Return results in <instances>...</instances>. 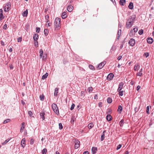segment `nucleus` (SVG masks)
I'll return each mask as SVG.
<instances>
[{"mask_svg":"<svg viewBox=\"0 0 154 154\" xmlns=\"http://www.w3.org/2000/svg\"><path fill=\"white\" fill-rule=\"evenodd\" d=\"M116 46H113L112 47L111 50L113 51H114L115 50H116Z\"/></svg>","mask_w":154,"mask_h":154,"instance_id":"nucleus-54","label":"nucleus"},{"mask_svg":"<svg viewBox=\"0 0 154 154\" xmlns=\"http://www.w3.org/2000/svg\"><path fill=\"white\" fill-rule=\"evenodd\" d=\"M10 140H6L2 144L3 145H5V144H6Z\"/></svg>","mask_w":154,"mask_h":154,"instance_id":"nucleus-47","label":"nucleus"},{"mask_svg":"<svg viewBox=\"0 0 154 154\" xmlns=\"http://www.w3.org/2000/svg\"><path fill=\"white\" fill-rule=\"evenodd\" d=\"M47 57V55H44L43 56L42 58H43V60L46 59Z\"/></svg>","mask_w":154,"mask_h":154,"instance_id":"nucleus-57","label":"nucleus"},{"mask_svg":"<svg viewBox=\"0 0 154 154\" xmlns=\"http://www.w3.org/2000/svg\"><path fill=\"white\" fill-rule=\"evenodd\" d=\"M122 58V56H119L118 58V60H121V59Z\"/></svg>","mask_w":154,"mask_h":154,"instance_id":"nucleus-63","label":"nucleus"},{"mask_svg":"<svg viewBox=\"0 0 154 154\" xmlns=\"http://www.w3.org/2000/svg\"><path fill=\"white\" fill-rule=\"evenodd\" d=\"M10 119H7L6 120H5L3 122L4 124H5L8 123L10 121Z\"/></svg>","mask_w":154,"mask_h":154,"instance_id":"nucleus-40","label":"nucleus"},{"mask_svg":"<svg viewBox=\"0 0 154 154\" xmlns=\"http://www.w3.org/2000/svg\"><path fill=\"white\" fill-rule=\"evenodd\" d=\"M40 29V28L36 27V32L37 33H39Z\"/></svg>","mask_w":154,"mask_h":154,"instance_id":"nucleus-52","label":"nucleus"},{"mask_svg":"<svg viewBox=\"0 0 154 154\" xmlns=\"http://www.w3.org/2000/svg\"><path fill=\"white\" fill-rule=\"evenodd\" d=\"M122 147V145L121 144H119V145L116 148V149L117 150H119V149H120L121 147Z\"/></svg>","mask_w":154,"mask_h":154,"instance_id":"nucleus-46","label":"nucleus"},{"mask_svg":"<svg viewBox=\"0 0 154 154\" xmlns=\"http://www.w3.org/2000/svg\"><path fill=\"white\" fill-rule=\"evenodd\" d=\"M45 96L43 95H41L40 96V99L41 100H43Z\"/></svg>","mask_w":154,"mask_h":154,"instance_id":"nucleus-36","label":"nucleus"},{"mask_svg":"<svg viewBox=\"0 0 154 154\" xmlns=\"http://www.w3.org/2000/svg\"><path fill=\"white\" fill-rule=\"evenodd\" d=\"M74 143H75V149H77L80 146V142L78 140H76L74 141Z\"/></svg>","mask_w":154,"mask_h":154,"instance_id":"nucleus-8","label":"nucleus"},{"mask_svg":"<svg viewBox=\"0 0 154 154\" xmlns=\"http://www.w3.org/2000/svg\"><path fill=\"white\" fill-rule=\"evenodd\" d=\"M34 142V140L33 139H31L30 140V144H33Z\"/></svg>","mask_w":154,"mask_h":154,"instance_id":"nucleus-44","label":"nucleus"},{"mask_svg":"<svg viewBox=\"0 0 154 154\" xmlns=\"http://www.w3.org/2000/svg\"><path fill=\"white\" fill-rule=\"evenodd\" d=\"M102 106V103L100 102L98 103V106L99 107H101Z\"/></svg>","mask_w":154,"mask_h":154,"instance_id":"nucleus-58","label":"nucleus"},{"mask_svg":"<svg viewBox=\"0 0 154 154\" xmlns=\"http://www.w3.org/2000/svg\"><path fill=\"white\" fill-rule=\"evenodd\" d=\"M48 75V73L46 72L45 75H44L42 77V79H44L47 78V76Z\"/></svg>","mask_w":154,"mask_h":154,"instance_id":"nucleus-26","label":"nucleus"},{"mask_svg":"<svg viewBox=\"0 0 154 154\" xmlns=\"http://www.w3.org/2000/svg\"><path fill=\"white\" fill-rule=\"evenodd\" d=\"M138 110L137 109V107H136L135 108H134V111H135V112H137L138 111Z\"/></svg>","mask_w":154,"mask_h":154,"instance_id":"nucleus-62","label":"nucleus"},{"mask_svg":"<svg viewBox=\"0 0 154 154\" xmlns=\"http://www.w3.org/2000/svg\"><path fill=\"white\" fill-rule=\"evenodd\" d=\"M4 18L3 14V11L2 9H0V21L1 20Z\"/></svg>","mask_w":154,"mask_h":154,"instance_id":"nucleus-16","label":"nucleus"},{"mask_svg":"<svg viewBox=\"0 0 154 154\" xmlns=\"http://www.w3.org/2000/svg\"><path fill=\"white\" fill-rule=\"evenodd\" d=\"M25 124V123L24 122H22L21 124L22 126L21 127L20 131L21 133H22L23 131V130L25 128V126H24Z\"/></svg>","mask_w":154,"mask_h":154,"instance_id":"nucleus-12","label":"nucleus"},{"mask_svg":"<svg viewBox=\"0 0 154 154\" xmlns=\"http://www.w3.org/2000/svg\"><path fill=\"white\" fill-rule=\"evenodd\" d=\"M92 87H89L88 88V90L89 92H90L92 91Z\"/></svg>","mask_w":154,"mask_h":154,"instance_id":"nucleus-55","label":"nucleus"},{"mask_svg":"<svg viewBox=\"0 0 154 154\" xmlns=\"http://www.w3.org/2000/svg\"><path fill=\"white\" fill-rule=\"evenodd\" d=\"M106 63V62L105 61L101 63L98 65L97 68L98 69H100L105 65Z\"/></svg>","mask_w":154,"mask_h":154,"instance_id":"nucleus-7","label":"nucleus"},{"mask_svg":"<svg viewBox=\"0 0 154 154\" xmlns=\"http://www.w3.org/2000/svg\"><path fill=\"white\" fill-rule=\"evenodd\" d=\"M135 43V40L132 38H131L128 42V44L129 45L132 47L134 46Z\"/></svg>","mask_w":154,"mask_h":154,"instance_id":"nucleus-5","label":"nucleus"},{"mask_svg":"<svg viewBox=\"0 0 154 154\" xmlns=\"http://www.w3.org/2000/svg\"><path fill=\"white\" fill-rule=\"evenodd\" d=\"M83 154H89V153L88 151H85Z\"/></svg>","mask_w":154,"mask_h":154,"instance_id":"nucleus-64","label":"nucleus"},{"mask_svg":"<svg viewBox=\"0 0 154 154\" xmlns=\"http://www.w3.org/2000/svg\"><path fill=\"white\" fill-rule=\"evenodd\" d=\"M89 68L91 70H94V67L91 65H90L89 66Z\"/></svg>","mask_w":154,"mask_h":154,"instance_id":"nucleus-38","label":"nucleus"},{"mask_svg":"<svg viewBox=\"0 0 154 154\" xmlns=\"http://www.w3.org/2000/svg\"><path fill=\"white\" fill-rule=\"evenodd\" d=\"M38 38V36L37 34L34 35L33 36V38L34 41L37 40Z\"/></svg>","mask_w":154,"mask_h":154,"instance_id":"nucleus-24","label":"nucleus"},{"mask_svg":"<svg viewBox=\"0 0 154 154\" xmlns=\"http://www.w3.org/2000/svg\"><path fill=\"white\" fill-rule=\"evenodd\" d=\"M91 151L92 153L93 154H95L97 151V147H92L91 149Z\"/></svg>","mask_w":154,"mask_h":154,"instance_id":"nucleus-13","label":"nucleus"},{"mask_svg":"<svg viewBox=\"0 0 154 154\" xmlns=\"http://www.w3.org/2000/svg\"><path fill=\"white\" fill-rule=\"evenodd\" d=\"M81 96L82 97H84L85 96V92L84 91H82L81 93Z\"/></svg>","mask_w":154,"mask_h":154,"instance_id":"nucleus-51","label":"nucleus"},{"mask_svg":"<svg viewBox=\"0 0 154 154\" xmlns=\"http://www.w3.org/2000/svg\"><path fill=\"white\" fill-rule=\"evenodd\" d=\"M140 88V85H138L136 89L137 91H138Z\"/></svg>","mask_w":154,"mask_h":154,"instance_id":"nucleus-61","label":"nucleus"},{"mask_svg":"<svg viewBox=\"0 0 154 154\" xmlns=\"http://www.w3.org/2000/svg\"><path fill=\"white\" fill-rule=\"evenodd\" d=\"M128 8L130 9H132L133 8V4L132 2H130L128 6Z\"/></svg>","mask_w":154,"mask_h":154,"instance_id":"nucleus-21","label":"nucleus"},{"mask_svg":"<svg viewBox=\"0 0 154 154\" xmlns=\"http://www.w3.org/2000/svg\"><path fill=\"white\" fill-rule=\"evenodd\" d=\"M40 116L41 117L43 120H44L45 119V112H41L40 113Z\"/></svg>","mask_w":154,"mask_h":154,"instance_id":"nucleus-17","label":"nucleus"},{"mask_svg":"<svg viewBox=\"0 0 154 154\" xmlns=\"http://www.w3.org/2000/svg\"><path fill=\"white\" fill-rule=\"evenodd\" d=\"M7 24H5L4 26H3V28L4 29H6V28H7Z\"/></svg>","mask_w":154,"mask_h":154,"instance_id":"nucleus-60","label":"nucleus"},{"mask_svg":"<svg viewBox=\"0 0 154 154\" xmlns=\"http://www.w3.org/2000/svg\"><path fill=\"white\" fill-rule=\"evenodd\" d=\"M124 124V120L122 119L120 122L119 124L121 127L123 126V124Z\"/></svg>","mask_w":154,"mask_h":154,"instance_id":"nucleus-34","label":"nucleus"},{"mask_svg":"<svg viewBox=\"0 0 154 154\" xmlns=\"http://www.w3.org/2000/svg\"><path fill=\"white\" fill-rule=\"evenodd\" d=\"M48 29H44V34L46 35L47 36L48 35Z\"/></svg>","mask_w":154,"mask_h":154,"instance_id":"nucleus-28","label":"nucleus"},{"mask_svg":"<svg viewBox=\"0 0 154 154\" xmlns=\"http://www.w3.org/2000/svg\"><path fill=\"white\" fill-rule=\"evenodd\" d=\"M22 38L19 37L18 38H17V42H20L22 41Z\"/></svg>","mask_w":154,"mask_h":154,"instance_id":"nucleus-56","label":"nucleus"},{"mask_svg":"<svg viewBox=\"0 0 154 154\" xmlns=\"http://www.w3.org/2000/svg\"><path fill=\"white\" fill-rule=\"evenodd\" d=\"M135 18V15H133L128 20L126 23V27L127 28H129L132 26Z\"/></svg>","mask_w":154,"mask_h":154,"instance_id":"nucleus-1","label":"nucleus"},{"mask_svg":"<svg viewBox=\"0 0 154 154\" xmlns=\"http://www.w3.org/2000/svg\"><path fill=\"white\" fill-rule=\"evenodd\" d=\"M28 10L26 9L25 11H24L23 14L22 15L23 17H26L27 15L28 14Z\"/></svg>","mask_w":154,"mask_h":154,"instance_id":"nucleus-25","label":"nucleus"},{"mask_svg":"<svg viewBox=\"0 0 154 154\" xmlns=\"http://www.w3.org/2000/svg\"><path fill=\"white\" fill-rule=\"evenodd\" d=\"M28 114L30 116H31L32 115V112L31 111H29L28 112Z\"/></svg>","mask_w":154,"mask_h":154,"instance_id":"nucleus-53","label":"nucleus"},{"mask_svg":"<svg viewBox=\"0 0 154 154\" xmlns=\"http://www.w3.org/2000/svg\"><path fill=\"white\" fill-rule=\"evenodd\" d=\"M121 30L120 29H119L117 32V38L118 40L120 36L121 35Z\"/></svg>","mask_w":154,"mask_h":154,"instance_id":"nucleus-15","label":"nucleus"},{"mask_svg":"<svg viewBox=\"0 0 154 154\" xmlns=\"http://www.w3.org/2000/svg\"><path fill=\"white\" fill-rule=\"evenodd\" d=\"M52 107L54 112L56 114H59L58 107L55 103H53L52 104Z\"/></svg>","mask_w":154,"mask_h":154,"instance_id":"nucleus-3","label":"nucleus"},{"mask_svg":"<svg viewBox=\"0 0 154 154\" xmlns=\"http://www.w3.org/2000/svg\"><path fill=\"white\" fill-rule=\"evenodd\" d=\"M45 19L46 20H47V23L49 21V20H48L49 19V17L48 16V15H46L45 16Z\"/></svg>","mask_w":154,"mask_h":154,"instance_id":"nucleus-43","label":"nucleus"},{"mask_svg":"<svg viewBox=\"0 0 154 154\" xmlns=\"http://www.w3.org/2000/svg\"><path fill=\"white\" fill-rule=\"evenodd\" d=\"M143 33V30L142 29H140L138 31V33L141 35H142Z\"/></svg>","mask_w":154,"mask_h":154,"instance_id":"nucleus-42","label":"nucleus"},{"mask_svg":"<svg viewBox=\"0 0 154 154\" xmlns=\"http://www.w3.org/2000/svg\"><path fill=\"white\" fill-rule=\"evenodd\" d=\"M122 106L121 105L119 106V107H118V111H120L119 113H121V112L122 111Z\"/></svg>","mask_w":154,"mask_h":154,"instance_id":"nucleus-29","label":"nucleus"},{"mask_svg":"<svg viewBox=\"0 0 154 154\" xmlns=\"http://www.w3.org/2000/svg\"><path fill=\"white\" fill-rule=\"evenodd\" d=\"M119 92V95L120 96H122L123 95V91H120Z\"/></svg>","mask_w":154,"mask_h":154,"instance_id":"nucleus-48","label":"nucleus"},{"mask_svg":"<svg viewBox=\"0 0 154 154\" xmlns=\"http://www.w3.org/2000/svg\"><path fill=\"white\" fill-rule=\"evenodd\" d=\"M124 85V83L122 82H120L119 85V87L117 90L118 92L121 91Z\"/></svg>","mask_w":154,"mask_h":154,"instance_id":"nucleus-9","label":"nucleus"},{"mask_svg":"<svg viewBox=\"0 0 154 154\" xmlns=\"http://www.w3.org/2000/svg\"><path fill=\"white\" fill-rule=\"evenodd\" d=\"M134 32V34H135L136 32L138 30V28L136 27V28H134L133 29Z\"/></svg>","mask_w":154,"mask_h":154,"instance_id":"nucleus-45","label":"nucleus"},{"mask_svg":"<svg viewBox=\"0 0 154 154\" xmlns=\"http://www.w3.org/2000/svg\"><path fill=\"white\" fill-rule=\"evenodd\" d=\"M107 100V102L109 103H112V100L110 97L108 98Z\"/></svg>","mask_w":154,"mask_h":154,"instance_id":"nucleus-35","label":"nucleus"},{"mask_svg":"<svg viewBox=\"0 0 154 154\" xmlns=\"http://www.w3.org/2000/svg\"><path fill=\"white\" fill-rule=\"evenodd\" d=\"M112 118V116L110 115H108L106 117V119L108 121H110L111 120Z\"/></svg>","mask_w":154,"mask_h":154,"instance_id":"nucleus-20","label":"nucleus"},{"mask_svg":"<svg viewBox=\"0 0 154 154\" xmlns=\"http://www.w3.org/2000/svg\"><path fill=\"white\" fill-rule=\"evenodd\" d=\"M73 8V7L72 6L69 5L67 7V11L69 12H71L72 11Z\"/></svg>","mask_w":154,"mask_h":154,"instance_id":"nucleus-14","label":"nucleus"},{"mask_svg":"<svg viewBox=\"0 0 154 154\" xmlns=\"http://www.w3.org/2000/svg\"><path fill=\"white\" fill-rule=\"evenodd\" d=\"M106 132V131H105V130L103 132L101 136L100 140L102 141H103L104 139V137H105L104 133Z\"/></svg>","mask_w":154,"mask_h":154,"instance_id":"nucleus-19","label":"nucleus"},{"mask_svg":"<svg viewBox=\"0 0 154 154\" xmlns=\"http://www.w3.org/2000/svg\"><path fill=\"white\" fill-rule=\"evenodd\" d=\"M140 67V65L138 64H136L134 66V69L135 71H137L138 70Z\"/></svg>","mask_w":154,"mask_h":154,"instance_id":"nucleus-11","label":"nucleus"},{"mask_svg":"<svg viewBox=\"0 0 154 154\" xmlns=\"http://www.w3.org/2000/svg\"><path fill=\"white\" fill-rule=\"evenodd\" d=\"M147 42L148 43L151 44L153 42V39L151 38H148L147 39Z\"/></svg>","mask_w":154,"mask_h":154,"instance_id":"nucleus-18","label":"nucleus"},{"mask_svg":"<svg viewBox=\"0 0 154 154\" xmlns=\"http://www.w3.org/2000/svg\"><path fill=\"white\" fill-rule=\"evenodd\" d=\"M39 54H40V58H42V57L43 53V51L42 49H41L40 50V51H39Z\"/></svg>","mask_w":154,"mask_h":154,"instance_id":"nucleus-30","label":"nucleus"},{"mask_svg":"<svg viewBox=\"0 0 154 154\" xmlns=\"http://www.w3.org/2000/svg\"><path fill=\"white\" fill-rule=\"evenodd\" d=\"M34 41H35V42H34V44L35 46L37 47L38 46V42L37 40Z\"/></svg>","mask_w":154,"mask_h":154,"instance_id":"nucleus-41","label":"nucleus"},{"mask_svg":"<svg viewBox=\"0 0 154 154\" xmlns=\"http://www.w3.org/2000/svg\"><path fill=\"white\" fill-rule=\"evenodd\" d=\"M146 112L147 114H149V106H148L146 107Z\"/></svg>","mask_w":154,"mask_h":154,"instance_id":"nucleus-37","label":"nucleus"},{"mask_svg":"<svg viewBox=\"0 0 154 154\" xmlns=\"http://www.w3.org/2000/svg\"><path fill=\"white\" fill-rule=\"evenodd\" d=\"M94 126V125L92 123H89L88 125V127L89 128H91Z\"/></svg>","mask_w":154,"mask_h":154,"instance_id":"nucleus-32","label":"nucleus"},{"mask_svg":"<svg viewBox=\"0 0 154 154\" xmlns=\"http://www.w3.org/2000/svg\"><path fill=\"white\" fill-rule=\"evenodd\" d=\"M119 3L121 5L123 6L125 3V0H120Z\"/></svg>","mask_w":154,"mask_h":154,"instance_id":"nucleus-27","label":"nucleus"},{"mask_svg":"<svg viewBox=\"0 0 154 154\" xmlns=\"http://www.w3.org/2000/svg\"><path fill=\"white\" fill-rule=\"evenodd\" d=\"M47 152V149L46 148H44L42 150V154H46Z\"/></svg>","mask_w":154,"mask_h":154,"instance_id":"nucleus-31","label":"nucleus"},{"mask_svg":"<svg viewBox=\"0 0 154 154\" xmlns=\"http://www.w3.org/2000/svg\"><path fill=\"white\" fill-rule=\"evenodd\" d=\"M20 144L23 148H24L25 147L26 145V141L25 138H23L22 139Z\"/></svg>","mask_w":154,"mask_h":154,"instance_id":"nucleus-10","label":"nucleus"},{"mask_svg":"<svg viewBox=\"0 0 154 154\" xmlns=\"http://www.w3.org/2000/svg\"><path fill=\"white\" fill-rule=\"evenodd\" d=\"M59 129L60 130H61L63 129V126H62V124L61 123H59Z\"/></svg>","mask_w":154,"mask_h":154,"instance_id":"nucleus-39","label":"nucleus"},{"mask_svg":"<svg viewBox=\"0 0 154 154\" xmlns=\"http://www.w3.org/2000/svg\"><path fill=\"white\" fill-rule=\"evenodd\" d=\"M60 22L61 20L60 18H55L54 22V25L56 29H59L60 28Z\"/></svg>","mask_w":154,"mask_h":154,"instance_id":"nucleus-2","label":"nucleus"},{"mask_svg":"<svg viewBox=\"0 0 154 154\" xmlns=\"http://www.w3.org/2000/svg\"><path fill=\"white\" fill-rule=\"evenodd\" d=\"M58 88H56L54 90V95L55 96H57L58 93Z\"/></svg>","mask_w":154,"mask_h":154,"instance_id":"nucleus-22","label":"nucleus"},{"mask_svg":"<svg viewBox=\"0 0 154 154\" xmlns=\"http://www.w3.org/2000/svg\"><path fill=\"white\" fill-rule=\"evenodd\" d=\"M142 75V73L141 72H139L137 73V76H141Z\"/></svg>","mask_w":154,"mask_h":154,"instance_id":"nucleus-49","label":"nucleus"},{"mask_svg":"<svg viewBox=\"0 0 154 154\" xmlns=\"http://www.w3.org/2000/svg\"><path fill=\"white\" fill-rule=\"evenodd\" d=\"M11 4L9 2L7 4L5 7L4 10L5 12H8L10 9Z\"/></svg>","mask_w":154,"mask_h":154,"instance_id":"nucleus-4","label":"nucleus"},{"mask_svg":"<svg viewBox=\"0 0 154 154\" xmlns=\"http://www.w3.org/2000/svg\"><path fill=\"white\" fill-rule=\"evenodd\" d=\"M134 31H133V30H131L130 31V32L129 33V35L131 37H132L133 36V35L134 34Z\"/></svg>","mask_w":154,"mask_h":154,"instance_id":"nucleus-33","label":"nucleus"},{"mask_svg":"<svg viewBox=\"0 0 154 154\" xmlns=\"http://www.w3.org/2000/svg\"><path fill=\"white\" fill-rule=\"evenodd\" d=\"M75 106V105L73 103L72 105L71 106L70 108V109L71 110H72L74 108V107Z\"/></svg>","mask_w":154,"mask_h":154,"instance_id":"nucleus-50","label":"nucleus"},{"mask_svg":"<svg viewBox=\"0 0 154 154\" xmlns=\"http://www.w3.org/2000/svg\"><path fill=\"white\" fill-rule=\"evenodd\" d=\"M144 55L146 56V57H147L149 56V54L148 53L146 52L144 53Z\"/></svg>","mask_w":154,"mask_h":154,"instance_id":"nucleus-59","label":"nucleus"},{"mask_svg":"<svg viewBox=\"0 0 154 154\" xmlns=\"http://www.w3.org/2000/svg\"><path fill=\"white\" fill-rule=\"evenodd\" d=\"M114 76V74L112 73H110L108 75L106 79L109 81L113 79Z\"/></svg>","mask_w":154,"mask_h":154,"instance_id":"nucleus-6","label":"nucleus"},{"mask_svg":"<svg viewBox=\"0 0 154 154\" xmlns=\"http://www.w3.org/2000/svg\"><path fill=\"white\" fill-rule=\"evenodd\" d=\"M67 17L66 13L65 12H63L62 14L61 17L62 19H64Z\"/></svg>","mask_w":154,"mask_h":154,"instance_id":"nucleus-23","label":"nucleus"}]
</instances>
